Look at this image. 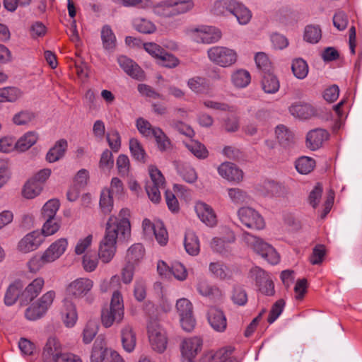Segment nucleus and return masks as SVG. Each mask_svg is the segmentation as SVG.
I'll return each mask as SVG.
<instances>
[{
	"label": "nucleus",
	"instance_id": "30",
	"mask_svg": "<svg viewBox=\"0 0 362 362\" xmlns=\"http://www.w3.org/2000/svg\"><path fill=\"white\" fill-rule=\"evenodd\" d=\"M230 14L235 16L237 21L241 25L248 23L252 18L251 11L245 5L236 1Z\"/></svg>",
	"mask_w": 362,
	"mask_h": 362
},
{
	"label": "nucleus",
	"instance_id": "2",
	"mask_svg": "<svg viewBox=\"0 0 362 362\" xmlns=\"http://www.w3.org/2000/svg\"><path fill=\"white\" fill-rule=\"evenodd\" d=\"M243 240L245 243L257 254L261 255L272 264H276L279 262V255L274 248L262 239L252 235L250 233H243Z\"/></svg>",
	"mask_w": 362,
	"mask_h": 362
},
{
	"label": "nucleus",
	"instance_id": "39",
	"mask_svg": "<svg viewBox=\"0 0 362 362\" xmlns=\"http://www.w3.org/2000/svg\"><path fill=\"white\" fill-rule=\"evenodd\" d=\"M291 70L293 75L299 79L305 78L308 74V65L307 62L301 58L293 60Z\"/></svg>",
	"mask_w": 362,
	"mask_h": 362
},
{
	"label": "nucleus",
	"instance_id": "15",
	"mask_svg": "<svg viewBox=\"0 0 362 362\" xmlns=\"http://www.w3.org/2000/svg\"><path fill=\"white\" fill-rule=\"evenodd\" d=\"M218 174L224 179L236 183H240L243 180V172L234 163L224 162L218 168Z\"/></svg>",
	"mask_w": 362,
	"mask_h": 362
},
{
	"label": "nucleus",
	"instance_id": "63",
	"mask_svg": "<svg viewBox=\"0 0 362 362\" xmlns=\"http://www.w3.org/2000/svg\"><path fill=\"white\" fill-rule=\"evenodd\" d=\"M35 118V115L29 111H21L16 114L13 117V122L16 125H25L30 122Z\"/></svg>",
	"mask_w": 362,
	"mask_h": 362
},
{
	"label": "nucleus",
	"instance_id": "32",
	"mask_svg": "<svg viewBox=\"0 0 362 362\" xmlns=\"http://www.w3.org/2000/svg\"><path fill=\"white\" fill-rule=\"evenodd\" d=\"M101 39L105 49L112 52L116 47V37L109 25H104L101 30Z\"/></svg>",
	"mask_w": 362,
	"mask_h": 362
},
{
	"label": "nucleus",
	"instance_id": "51",
	"mask_svg": "<svg viewBox=\"0 0 362 362\" xmlns=\"http://www.w3.org/2000/svg\"><path fill=\"white\" fill-rule=\"evenodd\" d=\"M175 14L183 13L194 7L192 0H170Z\"/></svg>",
	"mask_w": 362,
	"mask_h": 362
},
{
	"label": "nucleus",
	"instance_id": "61",
	"mask_svg": "<svg viewBox=\"0 0 362 362\" xmlns=\"http://www.w3.org/2000/svg\"><path fill=\"white\" fill-rule=\"evenodd\" d=\"M284 305L285 302L283 299L278 300L272 305L267 318V322L269 324L273 323L279 317V316L281 314L283 311Z\"/></svg>",
	"mask_w": 362,
	"mask_h": 362
},
{
	"label": "nucleus",
	"instance_id": "49",
	"mask_svg": "<svg viewBox=\"0 0 362 362\" xmlns=\"http://www.w3.org/2000/svg\"><path fill=\"white\" fill-rule=\"evenodd\" d=\"M153 136L160 151H165L170 148V140L160 128H156Z\"/></svg>",
	"mask_w": 362,
	"mask_h": 362
},
{
	"label": "nucleus",
	"instance_id": "6",
	"mask_svg": "<svg viewBox=\"0 0 362 362\" xmlns=\"http://www.w3.org/2000/svg\"><path fill=\"white\" fill-rule=\"evenodd\" d=\"M93 285V281L88 278H78L69 285L67 290L69 294L74 298H82L85 297L86 302L91 304L95 300V297L91 293Z\"/></svg>",
	"mask_w": 362,
	"mask_h": 362
},
{
	"label": "nucleus",
	"instance_id": "7",
	"mask_svg": "<svg viewBox=\"0 0 362 362\" xmlns=\"http://www.w3.org/2000/svg\"><path fill=\"white\" fill-rule=\"evenodd\" d=\"M148 339L152 349L159 353L163 352L167 346L166 333L157 320H151L147 325Z\"/></svg>",
	"mask_w": 362,
	"mask_h": 362
},
{
	"label": "nucleus",
	"instance_id": "54",
	"mask_svg": "<svg viewBox=\"0 0 362 362\" xmlns=\"http://www.w3.org/2000/svg\"><path fill=\"white\" fill-rule=\"evenodd\" d=\"M228 192L231 201L235 204H240L249 199L247 192L240 188H230Z\"/></svg>",
	"mask_w": 362,
	"mask_h": 362
},
{
	"label": "nucleus",
	"instance_id": "20",
	"mask_svg": "<svg viewBox=\"0 0 362 362\" xmlns=\"http://www.w3.org/2000/svg\"><path fill=\"white\" fill-rule=\"evenodd\" d=\"M328 138V132L323 129L311 130L308 133L306 136L307 147L313 151L318 149Z\"/></svg>",
	"mask_w": 362,
	"mask_h": 362
},
{
	"label": "nucleus",
	"instance_id": "16",
	"mask_svg": "<svg viewBox=\"0 0 362 362\" xmlns=\"http://www.w3.org/2000/svg\"><path fill=\"white\" fill-rule=\"evenodd\" d=\"M195 211L199 219L206 226L214 227L216 225V215L209 205L204 202H198L195 205Z\"/></svg>",
	"mask_w": 362,
	"mask_h": 362
},
{
	"label": "nucleus",
	"instance_id": "43",
	"mask_svg": "<svg viewBox=\"0 0 362 362\" xmlns=\"http://www.w3.org/2000/svg\"><path fill=\"white\" fill-rule=\"evenodd\" d=\"M188 87L197 93H204L209 90V86L204 78L196 76L187 81Z\"/></svg>",
	"mask_w": 362,
	"mask_h": 362
},
{
	"label": "nucleus",
	"instance_id": "5",
	"mask_svg": "<svg viewBox=\"0 0 362 362\" xmlns=\"http://www.w3.org/2000/svg\"><path fill=\"white\" fill-rule=\"evenodd\" d=\"M207 54L214 64L224 68L233 65L238 59L236 52L226 47H212L208 50Z\"/></svg>",
	"mask_w": 362,
	"mask_h": 362
},
{
	"label": "nucleus",
	"instance_id": "53",
	"mask_svg": "<svg viewBox=\"0 0 362 362\" xmlns=\"http://www.w3.org/2000/svg\"><path fill=\"white\" fill-rule=\"evenodd\" d=\"M322 36L321 30L318 26L308 25L305 29L304 39L308 42L316 43Z\"/></svg>",
	"mask_w": 362,
	"mask_h": 362
},
{
	"label": "nucleus",
	"instance_id": "13",
	"mask_svg": "<svg viewBox=\"0 0 362 362\" xmlns=\"http://www.w3.org/2000/svg\"><path fill=\"white\" fill-rule=\"evenodd\" d=\"M289 112L300 119H308L318 115L317 110L310 103L296 102L288 108Z\"/></svg>",
	"mask_w": 362,
	"mask_h": 362
},
{
	"label": "nucleus",
	"instance_id": "42",
	"mask_svg": "<svg viewBox=\"0 0 362 362\" xmlns=\"http://www.w3.org/2000/svg\"><path fill=\"white\" fill-rule=\"evenodd\" d=\"M42 189V185L33 180L28 181L23 189V196L27 199H33L37 196Z\"/></svg>",
	"mask_w": 362,
	"mask_h": 362
},
{
	"label": "nucleus",
	"instance_id": "25",
	"mask_svg": "<svg viewBox=\"0 0 362 362\" xmlns=\"http://www.w3.org/2000/svg\"><path fill=\"white\" fill-rule=\"evenodd\" d=\"M145 255V249L141 244L132 245L127 251L125 262L136 267L142 261Z\"/></svg>",
	"mask_w": 362,
	"mask_h": 362
},
{
	"label": "nucleus",
	"instance_id": "23",
	"mask_svg": "<svg viewBox=\"0 0 362 362\" xmlns=\"http://www.w3.org/2000/svg\"><path fill=\"white\" fill-rule=\"evenodd\" d=\"M208 321L217 332H223L227 327L226 317L222 310L211 308L208 313Z\"/></svg>",
	"mask_w": 362,
	"mask_h": 362
},
{
	"label": "nucleus",
	"instance_id": "26",
	"mask_svg": "<svg viewBox=\"0 0 362 362\" xmlns=\"http://www.w3.org/2000/svg\"><path fill=\"white\" fill-rule=\"evenodd\" d=\"M68 147L66 139H62L56 141L46 155V160L49 163H54L61 159L65 154Z\"/></svg>",
	"mask_w": 362,
	"mask_h": 362
},
{
	"label": "nucleus",
	"instance_id": "58",
	"mask_svg": "<svg viewBox=\"0 0 362 362\" xmlns=\"http://www.w3.org/2000/svg\"><path fill=\"white\" fill-rule=\"evenodd\" d=\"M44 220L45 221V222L42 226L41 233L42 236L52 235L59 230L60 225L59 223L57 221L55 218Z\"/></svg>",
	"mask_w": 362,
	"mask_h": 362
},
{
	"label": "nucleus",
	"instance_id": "48",
	"mask_svg": "<svg viewBox=\"0 0 362 362\" xmlns=\"http://www.w3.org/2000/svg\"><path fill=\"white\" fill-rule=\"evenodd\" d=\"M110 192L107 189H103L100 194V207L104 214L111 212L113 207V199Z\"/></svg>",
	"mask_w": 362,
	"mask_h": 362
},
{
	"label": "nucleus",
	"instance_id": "27",
	"mask_svg": "<svg viewBox=\"0 0 362 362\" xmlns=\"http://www.w3.org/2000/svg\"><path fill=\"white\" fill-rule=\"evenodd\" d=\"M233 349L230 348H223L214 353H209L205 356L206 362H237L233 357Z\"/></svg>",
	"mask_w": 362,
	"mask_h": 362
},
{
	"label": "nucleus",
	"instance_id": "46",
	"mask_svg": "<svg viewBox=\"0 0 362 362\" xmlns=\"http://www.w3.org/2000/svg\"><path fill=\"white\" fill-rule=\"evenodd\" d=\"M210 271L221 279H226L231 276L230 269L221 262H213L209 265Z\"/></svg>",
	"mask_w": 362,
	"mask_h": 362
},
{
	"label": "nucleus",
	"instance_id": "18",
	"mask_svg": "<svg viewBox=\"0 0 362 362\" xmlns=\"http://www.w3.org/2000/svg\"><path fill=\"white\" fill-rule=\"evenodd\" d=\"M44 284V279L42 278L34 279L25 289H23L21 296V301L23 303H28L34 300L42 291Z\"/></svg>",
	"mask_w": 362,
	"mask_h": 362
},
{
	"label": "nucleus",
	"instance_id": "28",
	"mask_svg": "<svg viewBox=\"0 0 362 362\" xmlns=\"http://www.w3.org/2000/svg\"><path fill=\"white\" fill-rule=\"evenodd\" d=\"M184 245L186 252L192 256H196L200 250V244L197 235L191 230L185 233Z\"/></svg>",
	"mask_w": 362,
	"mask_h": 362
},
{
	"label": "nucleus",
	"instance_id": "22",
	"mask_svg": "<svg viewBox=\"0 0 362 362\" xmlns=\"http://www.w3.org/2000/svg\"><path fill=\"white\" fill-rule=\"evenodd\" d=\"M62 320L67 327H73L78 319L76 305L70 300H65L61 310Z\"/></svg>",
	"mask_w": 362,
	"mask_h": 362
},
{
	"label": "nucleus",
	"instance_id": "24",
	"mask_svg": "<svg viewBox=\"0 0 362 362\" xmlns=\"http://www.w3.org/2000/svg\"><path fill=\"white\" fill-rule=\"evenodd\" d=\"M23 288L24 285L20 280L15 281L13 283L10 284L5 293V304L8 306L13 305L18 298L21 300V296Z\"/></svg>",
	"mask_w": 362,
	"mask_h": 362
},
{
	"label": "nucleus",
	"instance_id": "36",
	"mask_svg": "<svg viewBox=\"0 0 362 362\" xmlns=\"http://www.w3.org/2000/svg\"><path fill=\"white\" fill-rule=\"evenodd\" d=\"M235 0H218L215 1L213 12L217 16H228L231 13Z\"/></svg>",
	"mask_w": 362,
	"mask_h": 362
},
{
	"label": "nucleus",
	"instance_id": "19",
	"mask_svg": "<svg viewBox=\"0 0 362 362\" xmlns=\"http://www.w3.org/2000/svg\"><path fill=\"white\" fill-rule=\"evenodd\" d=\"M67 245L65 238H60L53 243L43 253L45 262L50 263L57 259L65 252Z\"/></svg>",
	"mask_w": 362,
	"mask_h": 362
},
{
	"label": "nucleus",
	"instance_id": "55",
	"mask_svg": "<svg viewBox=\"0 0 362 362\" xmlns=\"http://www.w3.org/2000/svg\"><path fill=\"white\" fill-rule=\"evenodd\" d=\"M255 59L257 66L262 70L264 74L271 72L272 64L266 54L259 52L256 54Z\"/></svg>",
	"mask_w": 362,
	"mask_h": 362
},
{
	"label": "nucleus",
	"instance_id": "8",
	"mask_svg": "<svg viewBox=\"0 0 362 362\" xmlns=\"http://www.w3.org/2000/svg\"><path fill=\"white\" fill-rule=\"evenodd\" d=\"M130 213L129 209H122L118 216H112L109 218L106 226H115V230L120 234V236H123V239L129 237L131 231L130 222L129 216Z\"/></svg>",
	"mask_w": 362,
	"mask_h": 362
},
{
	"label": "nucleus",
	"instance_id": "59",
	"mask_svg": "<svg viewBox=\"0 0 362 362\" xmlns=\"http://www.w3.org/2000/svg\"><path fill=\"white\" fill-rule=\"evenodd\" d=\"M176 308L180 317L193 314L192 304L187 298L178 300L176 303Z\"/></svg>",
	"mask_w": 362,
	"mask_h": 362
},
{
	"label": "nucleus",
	"instance_id": "64",
	"mask_svg": "<svg viewBox=\"0 0 362 362\" xmlns=\"http://www.w3.org/2000/svg\"><path fill=\"white\" fill-rule=\"evenodd\" d=\"M107 141L110 148L117 152L121 147V138L117 131L114 130L107 134Z\"/></svg>",
	"mask_w": 362,
	"mask_h": 362
},
{
	"label": "nucleus",
	"instance_id": "56",
	"mask_svg": "<svg viewBox=\"0 0 362 362\" xmlns=\"http://www.w3.org/2000/svg\"><path fill=\"white\" fill-rule=\"evenodd\" d=\"M180 63L179 59L173 54L165 51L158 59V64L167 68H175L178 66Z\"/></svg>",
	"mask_w": 362,
	"mask_h": 362
},
{
	"label": "nucleus",
	"instance_id": "9",
	"mask_svg": "<svg viewBox=\"0 0 362 362\" xmlns=\"http://www.w3.org/2000/svg\"><path fill=\"white\" fill-rule=\"evenodd\" d=\"M238 215L242 223L249 228L261 230L265 226L261 215L252 208H240L238 211Z\"/></svg>",
	"mask_w": 362,
	"mask_h": 362
},
{
	"label": "nucleus",
	"instance_id": "21",
	"mask_svg": "<svg viewBox=\"0 0 362 362\" xmlns=\"http://www.w3.org/2000/svg\"><path fill=\"white\" fill-rule=\"evenodd\" d=\"M118 63L122 69L132 78L139 81L144 79V71L130 59L124 56L119 57Z\"/></svg>",
	"mask_w": 362,
	"mask_h": 362
},
{
	"label": "nucleus",
	"instance_id": "62",
	"mask_svg": "<svg viewBox=\"0 0 362 362\" xmlns=\"http://www.w3.org/2000/svg\"><path fill=\"white\" fill-rule=\"evenodd\" d=\"M231 299L235 304L242 306L247 302V295L243 288L235 287L232 293Z\"/></svg>",
	"mask_w": 362,
	"mask_h": 362
},
{
	"label": "nucleus",
	"instance_id": "41",
	"mask_svg": "<svg viewBox=\"0 0 362 362\" xmlns=\"http://www.w3.org/2000/svg\"><path fill=\"white\" fill-rule=\"evenodd\" d=\"M129 149L132 156L137 160L145 163L146 161V153L141 143L134 138L129 140Z\"/></svg>",
	"mask_w": 362,
	"mask_h": 362
},
{
	"label": "nucleus",
	"instance_id": "50",
	"mask_svg": "<svg viewBox=\"0 0 362 362\" xmlns=\"http://www.w3.org/2000/svg\"><path fill=\"white\" fill-rule=\"evenodd\" d=\"M170 124L173 128L187 137L192 139L195 136V132L193 129L189 125L181 121L173 119L170 120Z\"/></svg>",
	"mask_w": 362,
	"mask_h": 362
},
{
	"label": "nucleus",
	"instance_id": "60",
	"mask_svg": "<svg viewBox=\"0 0 362 362\" xmlns=\"http://www.w3.org/2000/svg\"><path fill=\"white\" fill-rule=\"evenodd\" d=\"M113 165L114 160L112 152L108 149L105 150L100 159L99 168L103 170H110Z\"/></svg>",
	"mask_w": 362,
	"mask_h": 362
},
{
	"label": "nucleus",
	"instance_id": "47",
	"mask_svg": "<svg viewBox=\"0 0 362 362\" xmlns=\"http://www.w3.org/2000/svg\"><path fill=\"white\" fill-rule=\"evenodd\" d=\"M98 329V323L93 320H89L83 331V341L85 344L90 343L95 337Z\"/></svg>",
	"mask_w": 362,
	"mask_h": 362
},
{
	"label": "nucleus",
	"instance_id": "1",
	"mask_svg": "<svg viewBox=\"0 0 362 362\" xmlns=\"http://www.w3.org/2000/svg\"><path fill=\"white\" fill-rule=\"evenodd\" d=\"M124 308L123 298L119 291H115L111 298L110 305L101 311V322L104 327H110L114 323H120L124 318Z\"/></svg>",
	"mask_w": 362,
	"mask_h": 362
},
{
	"label": "nucleus",
	"instance_id": "40",
	"mask_svg": "<svg viewBox=\"0 0 362 362\" xmlns=\"http://www.w3.org/2000/svg\"><path fill=\"white\" fill-rule=\"evenodd\" d=\"M276 136L279 142L284 146H288L293 142V134L284 125H279L276 128Z\"/></svg>",
	"mask_w": 362,
	"mask_h": 362
},
{
	"label": "nucleus",
	"instance_id": "17",
	"mask_svg": "<svg viewBox=\"0 0 362 362\" xmlns=\"http://www.w3.org/2000/svg\"><path fill=\"white\" fill-rule=\"evenodd\" d=\"M61 352L62 346L59 340L55 337H49L43 349V362H55Z\"/></svg>",
	"mask_w": 362,
	"mask_h": 362
},
{
	"label": "nucleus",
	"instance_id": "11",
	"mask_svg": "<svg viewBox=\"0 0 362 362\" xmlns=\"http://www.w3.org/2000/svg\"><path fill=\"white\" fill-rule=\"evenodd\" d=\"M192 37L198 43H214L221 37V31L214 27L202 26L192 30Z\"/></svg>",
	"mask_w": 362,
	"mask_h": 362
},
{
	"label": "nucleus",
	"instance_id": "10",
	"mask_svg": "<svg viewBox=\"0 0 362 362\" xmlns=\"http://www.w3.org/2000/svg\"><path fill=\"white\" fill-rule=\"evenodd\" d=\"M250 274L255 278L256 285L262 293L269 296L274 295V282L264 270L255 267L250 270Z\"/></svg>",
	"mask_w": 362,
	"mask_h": 362
},
{
	"label": "nucleus",
	"instance_id": "52",
	"mask_svg": "<svg viewBox=\"0 0 362 362\" xmlns=\"http://www.w3.org/2000/svg\"><path fill=\"white\" fill-rule=\"evenodd\" d=\"M153 11L156 15L165 17L175 15L173 5H171L170 0H166L158 4L153 6Z\"/></svg>",
	"mask_w": 362,
	"mask_h": 362
},
{
	"label": "nucleus",
	"instance_id": "34",
	"mask_svg": "<svg viewBox=\"0 0 362 362\" xmlns=\"http://www.w3.org/2000/svg\"><path fill=\"white\" fill-rule=\"evenodd\" d=\"M231 81L235 87L245 88L250 83V74L245 69H238L232 74Z\"/></svg>",
	"mask_w": 362,
	"mask_h": 362
},
{
	"label": "nucleus",
	"instance_id": "3",
	"mask_svg": "<svg viewBox=\"0 0 362 362\" xmlns=\"http://www.w3.org/2000/svg\"><path fill=\"white\" fill-rule=\"evenodd\" d=\"M114 227L106 226L105 235L100 243L98 257L105 264L109 263L113 259L117 251V239H123V236H120Z\"/></svg>",
	"mask_w": 362,
	"mask_h": 362
},
{
	"label": "nucleus",
	"instance_id": "37",
	"mask_svg": "<svg viewBox=\"0 0 362 362\" xmlns=\"http://www.w3.org/2000/svg\"><path fill=\"white\" fill-rule=\"evenodd\" d=\"M197 290L203 296H217L221 293L220 290L215 286L211 285L204 279H199L197 284Z\"/></svg>",
	"mask_w": 362,
	"mask_h": 362
},
{
	"label": "nucleus",
	"instance_id": "44",
	"mask_svg": "<svg viewBox=\"0 0 362 362\" xmlns=\"http://www.w3.org/2000/svg\"><path fill=\"white\" fill-rule=\"evenodd\" d=\"M59 208V202L57 199L49 200L42 207V216L43 219L55 218L57 211Z\"/></svg>",
	"mask_w": 362,
	"mask_h": 362
},
{
	"label": "nucleus",
	"instance_id": "35",
	"mask_svg": "<svg viewBox=\"0 0 362 362\" xmlns=\"http://www.w3.org/2000/svg\"><path fill=\"white\" fill-rule=\"evenodd\" d=\"M133 25L137 31L144 34H151L156 30V25L145 18L138 17L134 18Z\"/></svg>",
	"mask_w": 362,
	"mask_h": 362
},
{
	"label": "nucleus",
	"instance_id": "29",
	"mask_svg": "<svg viewBox=\"0 0 362 362\" xmlns=\"http://www.w3.org/2000/svg\"><path fill=\"white\" fill-rule=\"evenodd\" d=\"M122 343L123 348L127 352L132 351L136 346V335L132 327L127 325L121 331Z\"/></svg>",
	"mask_w": 362,
	"mask_h": 362
},
{
	"label": "nucleus",
	"instance_id": "57",
	"mask_svg": "<svg viewBox=\"0 0 362 362\" xmlns=\"http://www.w3.org/2000/svg\"><path fill=\"white\" fill-rule=\"evenodd\" d=\"M136 127L139 132L144 136H153L156 127H153L151 123L143 119L139 118L136 120Z\"/></svg>",
	"mask_w": 362,
	"mask_h": 362
},
{
	"label": "nucleus",
	"instance_id": "12",
	"mask_svg": "<svg viewBox=\"0 0 362 362\" xmlns=\"http://www.w3.org/2000/svg\"><path fill=\"white\" fill-rule=\"evenodd\" d=\"M202 339L194 337L183 340L181 345L182 356L184 362H193L197 353L201 351Z\"/></svg>",
	"mask_w": 362,
	"mask_h": 362
},
{
	"label": "nucleus",
	"instance_id": "33",
	"mask_svg": "<svg viewBox=\"0 0 362 362\" xmlns=\"http://www.w3.org/2000/svg\"><path fill=\"white\" fill-rule=\"evenodd\" d=\"M279 81L272 73L264 74L262 80V87L267 93H274L279 89Z\"/></svg>",
	"mask_w": 362,
	"mask_h": 362
},
{
	"label": "nucleus",
	"instance_id": "14",
	"mask_svg": "<svg viewBox=\"0 0 362 362\" xmlns=\"http://www.w3.org/2000/svg\"><path fill=\"white\" fill-rule=\"evenodd\" d=\"M44 241V238L39 231H33L23 237L18 245L19 251L28 253L35 250Z\"/></svg>",
	"mask_w": 362,
	"mask_h": 362
},
{
	"label": "nucleus",
	"instance_id": "31",
	"mask_svg": "<svg viewBox=\"0 0 362 362\" xmlns=\"http://www.w3.org/2000/svg\"><path fill=\"white\" fill-rule=\"evenodd\" d=\"M38 139V134L35 132H28L23 135L15 144L17 151L23 152L33 146Z\"/></svg>",
	"mask_w": 362,
	"mask_h": 362
},
{
	"label": "nucleus",
	"instance_id": "38",
	"mask_svg": "<svg viewBox=\"0 0 362 362\" xmlns=\"http://www.w3.org/2000/svg\"><path fill=\"white\" fill-rule=\"evenodd\" d=\"M185 145L197 158L204 159L209 156V152L205 146L198 141L192 140L189 143H185Z\"/></svg>",
	"mask_w": 362,
	"mask_h": 362
},
{
	"label": "nucleus",
	"instance_id": "45",
	"mask_svg": "<svg viewBox=\"0 0 362 362\" xmlns=\"http://www.w3.org/2000/svg\"><path fill=\"white\" fill-rule=\"evenodd\" d=\"M315 165V160L303 156L296 160V168L301 174H308L313 170Z\"/></svg>",
	"mask_w": 362,
	"mask_h": 362
},
{
	"label": "nucleus",
	"instance_id": "4",
	"mask_svg": "<svg viewBox=\"0 0 362 362\" xmlns=\"http://www.w3.org/2000/svg\"><path fill=\"white\" fill-rule=\"evenodd\" d=\"M55 298V293L49 291L45 293L37 301L32 303L25 311L27 320L35 321L42 317L50 308Z\"/></svg>",
	"mask_w": 362,
	"mask_h": 362
}]
</instances>
